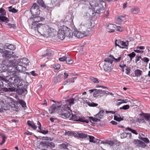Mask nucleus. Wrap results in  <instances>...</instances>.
Listing matches in <instances>:
<instances>
[{"mask_svg": "<svg viewBox=\"0 0 150 150\" xmlns=\"http://www.w3.org/2000/svg\"><path fill=\"white\" fill-rule=\"evenodd\" d=\"M140 10L139 8L137 7H135L132 8V11L134 13L136 14Z\"/></svg>", "mask_w": 150, "mask_h": 150, "instance_id": "obj_34", "label": "nucleus"}, {"mask_svg": "<svg viewBox=\"0 0 150 150\" xmlns=\"http://www.w3.org/2000/svg\"><path fill=\"white\" fill-rule=\"evenodd\" d=\"M54 143L52 142H47V148L49 149H52L55 147Z\"/></svg>", "mask_w": 150, "mask_h": 150, "instance_id": "obj_20", "label": "nucleus"}, {"mask_svg": "<svg viewBox=\"0 0 150 150\" xmlns=\"http://www.w3.org/2000/svg\"><path fill=\"white\" fill-rule=\"evenodd\" d=\"M40 23L37 24V23H34L33 22L32 24L31 28L34 30H38V28L39 24H40Z\"/></svg>", "mask_w": 150, "mask_h": 150, "instance_id": "obj_24", "label": "nucleus"}, {"mask_svg": "<svg viewBox=\"0 0 150 150\" xmlns=\"http://www.w3.org/2000/svg\"><path fill=\"white\" fill-rule=\"evenodd\" d=\"M88 118L90 120H92L93 122H97L98 121H100V119H98V117L93 118L92 117H89Z\"/></svg>", "mask_w": 150, "mask_h": 150, "instance_id": "obj_42", "label": "nucleus"}, {"mask_svg": "<svg viewBox=\"0 0 150 150\" xmlns=\"http://www.w3.org/2000/svg\"><path fill=\"white\" fill-rule=\"evenodd\" d=\"M4 48L11 50H14L16 49V46L12 44L8 43H6L4 45Z\"/></svg>", "mask_w": 150, "mask_h": 150, "instance_id": "obj_18", "label": "nucleus"}, {"mask_svg": "<svg viewBox=\"0 0 150 150\" xmlns=\"http://www.w3.org/2000/svg\"><path fill=\"white\" fill-rule=\"evenodd\" d=\"M112 144H110V146L112 147V150H119V145H117L116 144H115L112 141Z\"/></svg>", "mask_w": 150, "mask_h": 150, "instance_id": "obj_21", "label": "nucleus"}, {"mask_svg": "<svg viewBox=\"0 0 150 150\" xmlns=\"http://www.w3.org/2000/svg\"><path fill=\"white\" fill-rule=\"evenodd\" d=\"M9 11L10 12H11L13 13H16L17 12L18 10L15 9L14 8H11V9L9 10Z\"/></svg>", "mask_w": 150, "mask_h": 150, "instance_id": "obj_61", "label": "nucleus"}, {"mask_svg": "<svg viewBox=\"0 0 150 150\" xmlns=\"http://www.w3.org/2000/svg\"><path fill=\"white\" fill-rule=\"evenodd\" d=\"M39 130L38 131V132H39L40 133H42L44 134H47L48 132V131L47 130H42L41 128L40 129H39Z\"/></svg>", "mask_w": 150, "mask_h": 150, "instance_id": "obj_47", "label": "nucleus"}, {"mask_svg": "<svg viewBox=\"0 0 150 150\" xmlns=\"http://www.w3.org/2000/svg\"><path fill=\"white\" fill-rule=\"evenodd\" d=\"M89 106L92 107H95L98 105L97 104L94 103H89L88 104Z\"/></svg>", "mask_w": 150, "mask_h": 150, "instance_id": "obj_60", "label": "nucleus"}, {"mask_svg": "<svg viewBox=\"0 0 150 150\" xmlns=\"http://www.w3.org/2000/svg\"><path fill=\"white\" fill-rule=\"evenodd\" d=\"M18 103H19L21 105L22 107L24 108L26 107V105L25 102L22 100H19L18 101Z\"/></svg>", "mask_w": 150, "mask_h": 150, "instance_id": "obj_35", "label": "nucleus"}, {"mask_svg": "<svg viewBox=\"0 0 150 150\" xmlns=\"http://www.w3.org/2000/svg\"><path fill=\"white\" fill-rule=\"evenodd\" d=\"M99 90L96 89H94L93 93V96L94 97H96L100 96L99 93Z\"/></svg>", "mask_w": 150, "mask_h": 150, "instance_id": "obj_36", "label": "nucleus"}, {"mask_svg": "<svg viewBox=\"0 0 150 150\" xmlns=\"http://www.w3.org/2000/svg\"><path fill=\"white\" fill-rule=\"evenodd\" d=\"M7 25L9 26V28H16V24H12L11 23H8Z\"/></svg>", "mask_w": 150, "mask_h": 150, "instance_id": "obj_54", "label": "nucleus"}, {"mask_svg": "<svg viewBox=\"0 0 150 150\" xmlns=\"http://www.w3.org/2000/svg\"><path fill=\"white\" fill-rule=\"evenodd\" d=\"M66 134L70 136H72L74 135V133L72 132L68 131L66 132Z\"/></svg>", "mask_w": 150, "mask_h": 150, "instance_id": "obj_64", "label": "nucleus"}, {"mask_svg": "<svg viewBox=\"0 0 150 150\" xmlns=\"http://www.w3.org/2000/svg\"><path fill=\"white\" fill-rule=\"evenodd\" d=\"M88 135L86 134L83 133H80L79 134V136L80 138H83L87 137Z\"/></svg>", "mask_w": 150, "mask_h": 150, "instance_id": "obj_46", "label": "nucleus"}, {"mask_svg": "<svg viewBox=\"0 0 150 150\" xmlns=\"http://www.w3.org/2000/svg\"><path fill=\"white\" fill-rule=\"evenodd\" d=\"M30 11L33 16L39 15L40 13L39 6L37 4L34 3L30 8Z\"/></svg>", "mask_w": 150, "mask_h": 150, "instance_id": "obj_10", "label": "nucleus"}, {"mask_svg": "<svg viewBox=\"0 0 150 150\" xmlns=\"http://www.w3.org/2000/svg\"><path fill=\"white\" fill-rule=\"evenodd\" d=\"M142 139H141V140L147 144H148L149 142V139L146 137H143L142 138Z\"/></svg>", "mask_w": 150, "mask_h": 150, "instance_id": "obj_56", "label": "nucleus"}, {"mask_svg": "<svg viewBox=\"0 0 150 150\" xmlns=\"http://www.w3.org/2000/svg\"><path fill=\"white\" fill-rule=\"evenodd\" d=\"M125 129L126 130H128L131 132L133 134H134L136 135L138 134V133L136 130L133 129L129 127H127Z\"/></svg>", "mask_w": 150, "mask_h": 150, "instance_id": "obj_30", "label": "nucleus"}, {"mask_svg": "<svg viewBox=\"0 0 150 150\" xmlns=\"http://www.w3.org/2000/svg\"><path fill=\"white\" fill-rule=\"evenodd\" d=\"M143 117L145 120L148 121H150V114H145L143 115Z\"/></svg>", "mask_w": 150, "mask_h": 150, "instance_id": "obj_39", "label": "nucleus"}, {"mask_svg": "<svg viewBox=\"0 0 150 150\" xmlns=\"http://www.w3.org/2000/svg\"><path fill=\"white\" fill-rule=\"evenodd\" d=\"M67 101L68 102L70 105H73L74 103L75 100L73 98L67 100Z\"/></svg>", "mask_w": 150, "mask_h": 150, "instance_id": "obj_53", "label": "nucleus"}, {"mask_svg": "<svg viewBox=\"0 0 150 150\" xmlns=\"http://www.w3.org/2000/svg\"><path fill=\"white\" fill-rule=\"evenodd\" d=\"M66 61L67 63L70 64H71L73 63V61L69 57H67Z\"/></svg>", "mask_w": 150, "mask_h": 150, "instance_id": "obj_40", "label": "nucleus"}, {"mask_svg": "<svg viewBox=\"0 0 150 150\" xmlns=\"http://www.w3.org/2000/svg\"><path fill=\"white\" fill-rule=\"evenodd\" d=\"M3 65L6 66L4 64H0V72L1 73L4 72L5 71V70L7 71V69H6L5 67L3 66Z\"/></svg>", "mask_w": 150, "mask_h": 150, "instance_id": "obj_28", "label": "nucleus"}, {"mask_svg": "<svg viewBox=\"0 0 150 150\" xmlns=\"http://www.w3.org/2000/svg\"><path fill=\"white\" fill-rule=\"evenodd\" d=\"M73 35L71 31L68 27L65 25L62 26L58 31L57 36L62 40L64 39L65 36L71 37Z\"/></svg>", "mask_w": 150, "mask_h": 150, "instance_id": "obj_5", "label": "nucleus"}, {"mask_svg": "<svg viewBox=\"0 0 150 150\" xmlns=\"http://www.w3.org/2000/svg\"><path fill=\"white\" fill-rule=\"evenodd\" d=\"M19 77L16 76L10 77L8 80V81L12 84H16L18 82V81L20 80Z\"/></svg>", "mask_w": 150, "mask_h": 150, "instance_id": "obj_14", "label": "nucleus"}, {"mask_svg": "<svg viewBox=\"0 0 150 150\" xmlns=\"http://www.w3.org/2000/svg\"><path fill=\"white\" fill-rule=\"evenodd\" d=\"M126 74L127 75H128L130 72V69L129 67H127L126 69Z\"/></svg>", "mask_w": 150, "mask_h": 150, "instance_id": "obj_59", "label": "nucleus"}, {"mask_svg": "<svg viewBox=\"0 0 150 150\" xmlns=\"http://www.w3.org/2000/svg\"><path fill=\"white\" fill-rule=\"evenodd\" d=\"M20 80L18 81V83H16V85L17 84V86H23V83H24L23 81L22 80V79H21V77H19Z\"/></svg>", "mask_w": 150, "mask_h": 150, "instance_id": "obj_37", "label": "nucleus"}, {"mask_svg": "<svg viewBox=\"0 0 150 150\" xmlns=\"http://www.w3.org/2000/svg\"><path fill=\"white\" fill-rule=\"evenodd\" d=\"M60 67V65L59 64H55L54 68L57 70L59 69Z\"/></svg>", "mask_w": 150, "mask_h": 150, "instance_id": "obj_62", "label": "nucleus"}, {"mask_svg": "<svg viewBox=\"0 0 150 150\" xmlns=\"http://www.w3.org/2000/svg\"><path fill=\"white\" fill-rule=\"evenodd\" d=\"M90 79L92 80L94 83H98L99 82L98 79L96 78H95L93 77H91Z\"/></svg>", "mask_w": 150, "mask_h": 150, "instance_id": "obj_49", "label": "nucleus"}, {"mask_svg": "<svg viewBox=\"0 0 150 150\" xmlns=\"http://www.w3.org/2000/svg\"><path fill=\"white\" fill-rule=\"evenodd\" d=\"M61 77L60 76L57 75L54 79V81L55 83L60 81Z\"/></svg>", "mask_w": 150, "mask_h": 150, "instance_id": "obj_38", "label": "nucleus"}, {"mask_svg": "<svg viewBox=\"0 0 150 150\" xmlns=\"http://www.w3.org/2000/svg\"><path fill=\"white\" fill-rule=\"evenodd\" d=\"M67 57L65 56L63 57H62L59 58V60L61 62H64L66 61Z\"/></svg>", "mask_w": 150, "mask_h": 150, "instance_id": "obj_58", "label": "nucleus"}, {"mask_svg": "<svg viewBox=\"0 0 150 150\" xmlns=\"http://www.w3.org/2000/svg\"><path fill=\"white\" fill-rule=\"evenodd\" d=\"M0 22H4L7 23L9 21L8 19L4 16L6 15L5 10L2 8H0Z\"/></svg>", "mask_w": 150, "mask_h": 150, "instance_id": "obj_11", "label": "nucleus"}, {"mask_svg": "<svg viewBox=\"0 0 150 150\" xmlns=\"http://www.w3.org/2000/svg\"><path fill=\"white\" fill-rule=\"evenodd\" d=\"M52 52L51 50H49L48 52L46 54L43 55V56L45 57L47 56V59H50L52 55Z\"/></svg>", "mask_w": 150, "mask_h": 150, "instance_id": "obj_27", "label": "nucleus"}, {"mask_svg": "<svg viewBox=\"0 0 150 150\" xmlns=\"http://www.w3.org/2000/svg\"><path fill=\"white\" fill-rule=\"evenodd\" d=\"M108 57L112 59L113 60V61L114 60L115 62H116L120 61L121 58V57L120 56L118 57L117 59H116L114 57L111 55H110Z\"/></svg>", "mask_w": 150, "mask_h": 150, "instance_id": "obj_29", "label": "nucleus"}, {"mask_svg": "<svg viewBox=\"0 0 150 150\" xmlns=\"http://www.w3.org/2000/svg\"><path fill=\"white\" fill-rule=\"evenodd\" d=\"M4 101L0 99V112H1V109H6L5 108H4V106L6 105L4 103Z\"/></svg>", "mask_w": 150, "mask_h": 150, "instance_id": "obj_32", "label": "nucleus"}, {"mask_svg": "<svg viewBox=\"0 0 150 150\" xmlns=\"http://www.w3.org/2000/svg\"><path fill=\"white\" fill-rule=\"evenodd\" d=\"M69 144L67 143L65 144L63 143L59 145V148L60 149H68Z\"/></svg>", "mask_w": 150, "mask_h": 150, "instance_id": "obj_22", "label": "nucleus"}, {"mask_svg": "<svg viewBox=\"0 0 150 150\" xmlns=\"http://www.w3.org/2000/svg\"><path fill=\"white\" fill-rule=\"evenodd\" d=\"M2 137L3 140H2V141L1 142L0 144V145H2V144H3L5 142V139L6 138V137L4 135L2 136Z\"/></svg>", "mask_w": 150, "mask_h": 150, "instance_id": "obj_57", "label": "nucleus"}, {"mask_svg": "<svg viewBox=\"0 0 150 150\" xmlns=\"http://www.w3.org/2000/svg\"><path fill=\"white\" fill-rule=\"evenodd\" d=\"M0 53L2 54V55L3 58L6 59L12 58L14 59H15V58L18 57L15 55H12L13 52L8 50H3V52H1Z\"/></svg>", "mask_w": 150, "mask_h": 150, "instance_id": "obj_9", "label": "nucleus"}, {"mask_svg": "<svg viewBox=\"0 0 150 150\" xmlns=\"http://www.w3.org/2000/svg\"><path fill=\"white\" fill-rule=\"evenodd\" d=\"M37 31L41 35L46 38H48L53 35L52 29L47 25L42 23L39 24Z\"/></svg>", "mask_w": 150, "mask_h": 150, "instance_id": "obj_4", "label": "nucleus"}, {"mask_svg": "<svg viewBox=\"0 0 150 150\" xmlns=\"http://www.w3.org/2000/svg\"><path fill=\"white\" fill-rule=\"evenodd\" d=\"M88 137L89 139V141L91 142L95 143V138L93 136L90 135H88Z\"/></svg>", "mask_w": 150, "mask_h": 150, "instance_id": "obj_43", "label": "nucleus"}, {"mask_svg": "<svg viewBox=\"0 0 150 150\" xmlns=\"http://www.w3.org/2000/svg\"><path fill=\"white\" fill-rule=\"evenodd\" d=\"M17 91L20 94H21L24 92V91L23 89L20 88H18L17 89Z\"/></svg>", "mask_w": 150, "mask_h": 150, "instance_id": "obj_55", "label": "nucleus"}, {"mask_svg": "<svg viewBox=\"0 0 150 150\" xmlns=\"http://www.w3.org/2000/svg\"><path fill=\"white\" fill-rule=\"evenodd\" d=\"M16 90V88L14 87H10L8 88H7L5 87H4L2 88H1L0 91L1 93L8 92L10 91H14Z\"/></svg>", "mask_w": 150, "mask_h": 150, "instance_id": "obj_15", "label": "nucleus"}, {"mask_svg": "<svg viewBox=\"0 0 150 150\" xmlns=\"http://www.w3.org/2000/svg\"><path fill=\"white\" fill-rule=\"evenodd\" d=\"M127 134L126 132H123L120 134V137L121 139H124L127 137Z\"/></svg>", "mask_w": 150, "mask_h": 150, "instance_id": "obj_48", "label": "nucleus"}, {"mask_svg": "<svg viewBox=\"0 0 150 150\" xmlns=\"http://www.w3.org/2000/svg\"><path fill=\"white\" fill-rule=\"evenodd\" d=\"M71 111H70V115L69 117H68V118H69V120H72L75 121H79L81 122H86V123H88V120H86L85 118L84 117H77L76 116L75 114H72L71 116Z\"/></svg>", "mask_w": 150, "mask_h": 150, "instance_id": "obj_8", "label": "nucleus"}, {"mask_svg": "<svg viewBox=\"0 0 150 150\" xmlns=\"http://www.w3.org/2000/svg\"><path fill=\"white\" fill-rule=\"evenodd\" d=\"M124 17L123 16H119L117 18V21L119 22H121L124 20Z\"/></svg>", "mask_w": 150, "mask_h": 150, "instance_id": "obj_41", "label": "nucleus"}, {"mask_svg": "<svg viewBox=\"0 0 150 150\" xmlns=\"http://www.w3.org/2000/svg\"><path fill=\"white\" fill-rule=\"evenodd\" d=\"M100 143L103 144H108L109 145L110 144H112V141H108L107 140L106 141H102Z\"/></svg>", "mask_w": 150, "mask_h": 150, "instance_id": "obj_44", "label": "nucleus"}, {"mask_svg": "<svg viewBox=\"0 0 150 150\" xmlns=\"http://www.w3.org/2000/svg\"><path fill=\"white\" fill-rule=\"evenodd\" d=\"M136 146L144 148L146 146L145 144L142 141L138 139H135L132 142Z\"/></svg>", "mask_w": 150, "mask_h": 150, "instance_id": "obj_13", "label": "nucleus"}, {"mask_svg": "<svg viewBox=\"0 0 150 150\" xmlns=\"http://www.w3.org/2000/svg\"><path fill=\"white\" fill-rule=\"evenodd\" d=\"M127 55L130 57V60L131 61L132 58L136 55V54L134 52H132V53L128 54Z\"/></svg>", "mask_w": 150, "mask_h": 150, "instance_id": "obj_45", "label": "nucleus"}, {"mask_svg": "<svg viewBox=\"0 0 150 150\" xmlns=\"http://www.w3.org/2000/svg\"><path fill=\"white\" fill-rule=\"evenodd\" d=\"M128 45V42L127 41L125 42L120 40H116L115 41V46H118L122 48H126Z\"/></svg>", "mask_w": 150, "mask_h": 150, "instance_id": "obj_12", "label": "nucleus"}, {"mask_svg": "<svg viewBox=\"0 0 150 150\" xmlns=\"http://www.w3.org/2000/svg\"><path fill=\"white\" fill-rule=\"evenodd\" d=\"M141 60L143 61L144 62L146 63H148V62L149 61V60L148 59V58L145 57L143 58H141Z\"/></svg>", "mask_w": 150, "mask_h": 150, "instance_id": "obj_63", "label": "nucleus"}, {"mask_svg": "<svg viewBox=\"0 0 150 150\" xmlns=\"http://www.w3.org/2000/svg\"><path fill=\"white\" fill-rule=\"evenodd\" d=\"M135 76L137 77H138L142 74V71L139 69H137L134 71Z\"/></svg>", "mask_w": 150, "mask_h": 150, "instance_id": "obj_26", "label": "nucleus"}, {"mask_svg": "<svg viewBox=\"0 0 150 150\" xmlns=\"http://www.w3.org/2000/svg\"><path fill=\"white\" fill-rule=\"evenodd\" d=\"M3 64L7 67H13L15 70L16 72H23L26 69V68L24 67H23L21 64H18V62L15 59L12 61L8 60H5L3 61Z\"/></svg>", "mask_w": 150, "mask_h": 150, "instance_id": "obj_3", "label": "nucleus"}, {"mask_svg": "<svg viewBox=\"0 0 150 150\" xmlns=\"http://www.w3.org/2000/svg\"><path fill=\"white\" fill-rule=\"evenodd\" d=\"M116 25L112 24H110L108 25L107 27V28L110 30H108V32L109 33H111L115 31V28Z\"/></svg>", "mask_w": 150, "mask_h": 150, "instance_id": "obj_19", "label": "nucleus"}, {"mask_svg": "<svg viewBox=\"0 0 150 150\" xmlns=\"http://www.w3.org/2000/svg\"><path fill=\"white\" fill-rule=\"evenodd\" d=\"M49 111L50 114L57 112L63 118L69 117L70 115V109L67 105L59 106L56 104H53L49 109Z\"/></svg>", "mask_w": 150, "mask_h": 150, "instance_id": "obj_1", "label": "nucleus"}, {"mask_svg": "<svg viewBox=\"0 0 150 150\" xmlns=\"http://www.w3.org/2000/svg\"><path fill=\"white\" fill-rule=\"evenodd\" d=\"M92 23L89 21L83 22L80 25L82 31H75L74 32V35L78 38H81L86 36L89 32L88 29L91 27Z\"/></svg>", "mask_w": 150, "mask_h": 150, "instance_id": "obj_2", "label": "nucleus"}, {"mask_svg": "<svg viewBox=\"0 0 150 150\" xmlns=\"http://www.w3.org/2000/svg\"><path fill=\"white\" fill-rule=\"evenodd\" d=\"M90 4L91 6L93 8L95 7V9L96 10V13H100V11L103 9V6L101 5H105V3L104 1H101L100 3L96 1H94L91 2Z\"/></svg>", "mask_w": 150, "mask_h": 150, "instance_id": "obj_7", "label": "nucleus"}, {"mask_svg": "<svg viewBox=\"0 0 150 150\" xmlns=\"http://www.w3.org/2000/svg\"><path fill=\"white\" fill-rule=\"evenodd\" d=\"M33 22L37 23V24H38V22L44 20L45 18L42 17H41L38 15H37L36 16L33 17Z\"/></svg>", "mask_w": 150, "mask_h": 150, "instance_id": "obj_16", "label": "nucleus"}, {"mask_svg": "<svg viewBox=\"0 0 150 150\" xmlns=\"http://www.w3.org/2000/svg\"><path fill=\"white\" fill-rule=\"evenodd\" d=\"M99 90V93L100 94H103L102 95H105L109 93L108 91H102L100 90Z\"/></svg>", "mask_w": 150, "mask_h": 150, "instance_id": "obj_51", "label": "nucleus"}, {"mask_svg": "<svg viewBox=\"0 0 150 150\" xmlns=\"http://www.w3.org/2000/svg\"><path fill=\"white\" fill-rule=\"evenodd\" d=\"M28 125L32 127L34 129H36L37 128V127L35 125V124L32 121H28L27 122Z\"/></svg>", "mask_w": 150, "mask_h": 150, "instance_id": "obj_25", "label": "nucleus"}, {"mask_svg": "<svg viewBox=\"0 0 150 150\" xmlns=\"http://www.w3.org/2000/svg\"><path fill=\"white\" fill-rule=\"evenodd\" d=\"M114 119L118 122H120L121 121L123 120V119L121 117H118L117 116H114Z\"/></svg>", "mask_w": 150, "mask_h": 150, "instance_id": "obj_50", "label": "nucleus"}, {"mask_svg": "<svg viewBox=\"0 0 150 150\" xmlns=\"http://www.w3.org/2000/svg\"><path fill=\"white\" fill-rule=\"evenodd\" d=\"M18 62V64L21 65L24 64L28 65L29 61L27 58H23L20 59L19 61Z\"/></svg>", "mask_w": 150, "mask_h": 150, "instance_id": "obj_17", "label": "nucleus"}, {"mask_svg": "<svg viewBox=\"0 0 150 150\" xmlns=\"http://www.w3.org/2000/svg\"><path fill=\"white\" fill-rule=\"evenodd\" d=\"M129 108V105H124L123 107H120V110L123 109V110H126L128 109Z\"/></svg>", "mask_w": 150, "mask_h": 150, "instance_id": "obj_52", "label": "nucleus"}, {"mask_svg": "<svg viewBox=\"0 0 150 150\" xmlns=\"http://www.w3.org/2000/svg\"><path fill=\"white\" fill-rule=\"evenodd\" d=\"M47 141H42L40 144L39 147L41 148H45L46 147L47 148Z\"/></svg>", "mask_w": 150, "mask_h": 150, "instance_id": "obj_31", "label": "nucleus"}, {"mask_svg": "<svg viewBox=\"0 0 150 150\" xmlns=\"http://www.w3.org/2000/svg\"><path fill=\"white\" fill-rule=\"evenodd\" d=\"M103 68L104 70L107 72H110L112 69V64L113 60L111 58L108 57L105 59Z\"/></svg>", "mask_w": 150, "mask_h": 150, "instance_id": "obj_6", "label": "nucleus"}, {"mask_svg": "<svg viewBox=\"0 0 150 150\" xmlns=\"http://www.w3.org/2000/svg\"><path fill=\"white\" fill-rule=\"evenodd\" d=\"M104 112V110H100L99 112L96 114V117L99 118L100 119L102 118L103 117Z\"/></svg>", "mask_w": 150, "mask_h": 150, "instance_id": "obj_23", "label": "nucleus"}, {"mask_svg": "<svg viewBox=\"0 0 150 150\" xmlns=\"http://www.w3.org/2000/svg\"><path fill=\"white\" fill-rule=\"evenodd\" d=\"M37 2L38 4L42 7L44 8H46V6L43 0H38Z\"/></svg>", "mask_w": 150, "mask_h": 150, "instance_id": "obj_33", "label": "nucleus"}]
</instances>
